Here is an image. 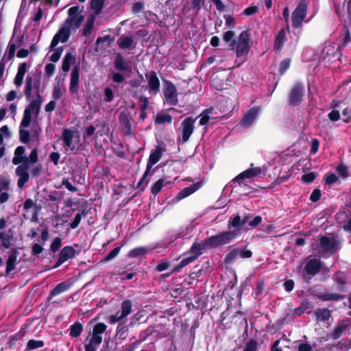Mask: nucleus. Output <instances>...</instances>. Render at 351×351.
<instances>
[{
    "label": "nucleus",
    "instance_id": "obj_1",
    "mask_svg": "<svg viewBox=\"0 0 351 351\" xmlns=\"http://www.w3.org/2000/svg\"><path fill=\"white\" fill-rule=\"evenodd\" d=\"M248 221V217L245 216L241 219L239 215L230 217L228 221V230L221 232L219 234L224 240L226 245L237 239L241 232L244 229L245 223Z\"/></svg>",
    "mask_w": 351,
    "mask_h": 351
},
{
    "label": "nucleus",
    "instance_id": "obj_2",
    "mask_svg": "<svg viewBox=\"0 0 351 351\" xmlns=\"http://www.w3.org/2000/svg\"><path fill=\"white\" fill-rule=\"evenodd\" d=\"M224 240L219 233L204 239L202 243L195 242L191 247L189 251L185 253V255H191L195 259H197L201 254L202 250L207 248H217L226 245Z\"/></svg>",
    "mask_w": 351,
    "mask_h": 351
},
{
    "label": "nucleus",
    "instance_id": "obj_3",
    "mask_svg": "<svg viewBox=\"0 0 351 351\" xmlns=\"http://www.w3.org/2000/svg\"><path fill=\"white\" fill-rule=\"evenodd\" d=\"M318 252L322 256H331L338 250L340 241L335 237H329L326 235L319 236Z\"/></svg>",
    "mask_w": 351,
    "mask_h": 351
},
{
    "label": "nucleus",
    "instance_id": "obj_4",
    "mask_svg": "<svg viewBox=\"0 0 351 351\" xmlns=\"http://www.w3.org/2000/svg\"><path fill=\"white\" fill-rule=\"evenodd\" d=\"M308 5L309 0H300L299 1L291 15L293 27L299 28L302 26L303 21L307 14Z\"/></svg>",
    "mask_w": 351,
    "mask_h": 351
},
{
    "label": "nucleus",
    "instance_id": "obj_5",
    "mask_svg": "<svg viewBox=\"0 0 351 351\" xmlns=\"http://www.w3.org/2000/svg\"><path fill=\"white\" fill-rule=\"evenodd\" d=\"M304 95V85L300 82H295L288 94V104L293 107L299 106L303 101Z\"/></svg>",
    "mask_w": 351,
    "mask_h": 351
},
{
    "label": "nucleus",
    "instance_id": "obj_6",
    "mask_svg": "<svg viewBox=\"0 0 351 351\" xmlns=\"http://www.w3.org/2000/svg\"><path fill=\"white\" fill-rule=\"evenodd\" d=\"M252 47L250 34L248 30L241 32L237 40V57L246 56Z\"/></svg>",
    "mask_w": 351,
    "mask_h": 351
},
{
    "label": "nucleus",
    "instance_id": "obj_7",
    "mask_svg": "<svg viewBox=\"0 0 351 351\" xmlns=\"http://www.w3.org/2000/svg\"><path fill=\"white\" fill-rule=\"evenodd\" d=\"M81 252L80 245L78 244H74V246L66 245L64 246L59 254L58 258L54 265L53 268H58L62 265L65 261L69 258L75 257L79 255Z\"/></svg>",
    "mask_w": 351,
    "mask_h": 351
},
{
    "label": "nucleus",
    "instance_id": "obj_8",
    "mask_svg": "<svg viewBox=\"0 0 351 351\" xmlns=\"http://www.w3.org/2000/svg\"><path fill=\"white\" fill-rule=\"evenodd\" d=\"M30 163H32L31 161L28 160L27 157H26L16 168L15 173L19 177L17 185L19 188L23 187L29 180L28 169L30 167Z\"/></svg>",
    "mask_w": 351,
    "mask_h": 351
},
{
    "label": "nucleus",
    "instance_id": "obj_9",
    "mask_svg": "<svg viewBox=\"0 0 351 351\" xmlns=\"http://www.w3.org/2000/svg\"><path fill=\"white\" fill-rule=\"evenodd\" d=\"M163 94L167 103L176 106L178 103V91L173 83L167 80H163Z\"/></svg>",
    "mask_w": 351,
    "mask_h": 351
},
{
    "label": "nucleus",
    "instance_id": "obj_10",
    "mask_svg": "<svg viewBox=\"0 0 351 351\" xmlns=\"http://www.w3.org/2000/svg\"><path fill=\"white\" fill-rule=\"evenodd\" d=\"M40 108L39 103L32 100L24 110L20 128H28L32 121V114L34 113L38 115L40 112Z\"/></svg>",
    "mask_w": 351,
    "mask_h": 351
},
{
    "label": "nucleus",
    "instance_id": "obj_11",
    "mask_svg": "<svg viewBox=\"0 0 351 351\" xmlns=\"http://www.w3.org/2000/svg\"><path fill=\"white\" fill-rule=\"evenodd\" d=\"M195 120L196 119L192 117H188L182 121L180 127L182 143L187 142L193 133Z\"/></svg>",
    "mask_w": 351,
    "mask_h": 351
},
{
    "label": "nucleus",
    "instance_id": "obj_12",
    "mask_svg": "<svg viewBox=\"0 0 351 351\" xmlns=\"http://www.w3.org/2000/svg\"><path fill=\"white\" fill-rule=\"evenodd\" d=\"M75 132L69 128H64L62 130V135L59 140L63 142V147L64 149L70 151L72 153H75L77 151V148L75 145L73 144V140L74 138V134Z\"/></svg>",
    "mask_w": 351,
    "mask_h": 351
},
{
    "label": "nucleus",
    "instance_id": "obj_13",
    "mask_svg": "<svg viewBox=\"0 0 351 351\" xmlns=\"http://www.w3.org/2000/svg\"><path fill=\"white\" fill-rule=\"evenodd\" d=\"M165 147L166 145L162 143V146H157L156 148L151 152L147 163L145 176H147L149 174L152 167L160 160L163 152H165Z\"/></svg>",
    "mask_w": 351,
    "mask_h": 351
},
{
    "label": "nucleus",
    "instance_id": "obj_14",
    "mask_svg": "<svg viewBox=\"0 0 351 351\" xmlns=\"http://www.w3.org/2000/svg\"><path fill=\"white\" fill-rule=\"evenodd\" d=\"M147 80V89L151 94L156 95L160 92V82L156 73L154 71H150L145 73Z\"/></svg>",
    "mask_w": 351,
    "mask_h": 351
},
{
    "label": "nucleus",
    "instance_id": "obj_15",
    "mask_svg": "<svg viewBox=\"0 0 351 351\" xmlns=\"http://www.w3.org/2000/svg\"><path fill=\"white\" fill-rule=\"evenodd\" d=\"M70 37V29L69 27H62L60 28L58 32L54 35L51 45L50 51H52L58 44L59 42L63 43H66Z\"/></svg>",
    "mask_w": 351,
    "mask_h": 351
},
{
    "label": "nucleus",
    "instance_id": "obj_16",
    "mask_svg": "<svg viewBox=\"0 0 351 351\" xmlns=\"http://www.w3.org/2000/svg\"><path fill=\"white\" fill-rule=\"evenodd\" d=\"M350 324L351 320L350 319H342L339 320L337 325L330 334V339L333 340L339 339L343 332L348 330Z\"/></svg>",
    "mask_w": 351,
    "mask_h": 351
},
{
    "label": "nucleus",
    "instance_id": "obj_17",
    "mask_svg": "<svg viewBox=\"0 0 351 351\" xmlns=\"http://www.w3.org/2000/svg\"><path fill=\"white\" fill-rule=\"evenodd\" d=\"M262 173V169L259 167H252L239 173L232 180L241 185L245 179H250L258 176Z\"/></svg>",
    "mask_w": 351,
    "mask_h": 351
},
{
    "label": "nucleus",
    "instance_id": "obj_18",
    "mask_svg": "<svg viewBox=\"0 0 351 351\" xmlns=\"http://www.w3.org/2000/svg\"><path fill=\"white\" fill-rule=\"evenodd\" d=\"M289 32V25L286 27L281 28L275 37L274 49L276 51H281L285 42L287 41V34Z\"/></svg>",
    "mask_w": 351,
    "mask_h": 351
},
{
    "label": "nucleus",
    "instance_id": "obj_19",
    "mask_svg": "<svg viewBox=\"0 0 351 351\" xmlns=\"http://www.w3.org/2000/svg\"><path fill=\"white\" fill-rule=\"evenodd\" d=\"M258 110L259 109L257 107H253L249 109L242 117L239 122V125L245 128L250 127L255 121L258 113Z\"/></svg>",
    "mask_w": 351,
    "mask_h": 351
},
{
    "label": "nucleus",
    "instance_id": "obj_20",
    "mask_svg": "<svg viewBox=\"0 0 351 351\" xmlns=\"http://www.w3.org/2000/svg\"><path fill=\"white\" fill-rule=\"evenodd\" d=\"M202 186V182H197L187 187L184 188L175 197V198H174L175 201L178 202L184 198L189 197V195H191V194H193L195 191H197L198 189H199Z\"/></svg>",
    "mask_w": 351,
    "mask_h": 351
},
{
    "label": "nucleus",
    "instance_id": "obj_21",
    "mask_svg": "<svg viewBox=\"0 0 351 351\" xmlns=\"http://www.w3.org/2000/svg\"><path fill=\"white\" fill-rule=\"evenodd\" d=\"M80 67L75 65L71 73V80L69 84V91L71 94L77 93L78 91V86L80 82Z\"/></svg>",
    "mask_w": 351,
    "mask_h": 351
},
{
    "label": "nucleus",
    "instance_id": "obj_22",
    "mask_svg": "<svg viewBox=\"0 0 351 351\" xmlns=\"http://www.w3.org/2000/svg\"><path fill=\"white\" fill-rule=\"evenodd\" d=\"M351 43V33L347 25H344L342 28L341 34L339 37L338 51H342L343 49Z\"/></svg>",
    "mask_w": 351,
    "mask_h": 351
},
{
    "label": "nucleus",
    "instance_id": "obj_23",
    "mask_svg": "<svg viewBox=\"0 0 351 351\" xmlns=\"http://www.w3.org/2000/svg\"><path fill=\"white\" fill-rule=\"evenodd\" d=\"M322 265V261L319 259L313 258L306 263L304 269L308 274L315 276L320 271Z\"/></svg>",
    "mask_w": 351,
    "mask_h": 351
},
{
    "label": "nucleus",
    "instance_id": "obj_24",
    "mask_svg": "<svg viewBox=\"0 0 351 351\" xmlns=\"http://www.w3.org/2000/svg\"><path fill=\"white\" fill-rule=\"evenodd\" d=\"M19 254V252L17 248L11 249L6 261L5 276H8L10 273L15 269Z\"/></svg>",
    "mask_w": 351,
    "mask_h": 351
},
{
    "label": "nucleus",
    "instance_id": "obj_25",
    "mask_svg": "<svg viewBox=\"0 0 351 351\" xmlns=\"http://www.w3.org/2000/svg\"><path fill=\"white\" fill-rule=\"evenodd\" d=\"M19 254V252L17 248L11 249L6 261L5 276H8L10 273L15 269Z\"/></svg>",
    "mask_w": 351,
    "mask_h": 351
},
{
    "label": "nucleus",
    "instance_id": "obj_26",
    "mask_svg": "<svg viewBox=\"0 0 351 351\" xmlns=\"http://www.w3.org/2000/svg\"><path fill=\"white\" fill-rule=\"evenodd\" d=\"M71 285L72 282H69V280L58 284L52 290H51L47 300L49 301L53 297L68 291L71 288Z\"/></svg>",
    "mask_w": 351,
    "mask_h": 351
},
{
    "label": "nucleus",
    "instance_id": "obj_27",
    "mask_svg": "<svg viewBox=\"0 0 351 351\" xmlns=\"http://www.w3.org/2000/svg\"><path fill=\"white\" fill-rule=\"evenodd\" d=\"M102 337L92 332L90 341L84 346L85 351H96L102 342Z\"/></svg>",
    "mask_w": 351,
    "mask_h": 351
},
{
    "label": "nucleus",
    "instance_id": "obj_28",
    "mask_svg": "<svg viewBox=\"0 0 351 351\" xmlns=\"http://www.w3.org/2000/svg\"><path fill=\"white\" fill-rule=\"evenodd\" d=\"M27 71V64L25 62L19 64L16 75L14 79V84L16 87H20L23 84V79Z\"/></svg>",
    "mask_w": 351,
    "mask_h": 351
},
{
    "label": "nucleus",
    "instance_id": "obj_29",
    "mask_svg": "<svg viewBox=\"0 0 351 351\" xmlns=\"http://www.w3.org/2000/svg\"><path fill=\"white\" fill-rule=\"evenodd\" d=\"M119 121L123 127L124 134L130 135L132 134V126L128 114L125 112H121L119 115Z\"/></svg>",
    "mask_w": 351,
    "mask_h": 351
},
{
    "label": "nucleus",
    "instance_id": "obj_30",
    "mask_svg": "<svg viewBox=\"0 0 351 351\" xmlns=\"http://www.w3.org/2000/svg\"><path fill=\"white\" fill-rule=\"evenodd\" d=\"M114 65L115 69L119 71L125 72L130 71V66L125 61L120 53L116 55L114 60Z\"/></svg>",
    "mask_w": 351,
    "mask_h": 351
},
{
    "label": "nucleus",
    "instance_id": "obj_31",
    "mask_svg": "<svg viewBox=\"0 0 351 351\" xmlns=\"http://www.w3.org/2000/svg\"><path fill=\"white\" fill-rule=\"evenodd\" d=\"M315 296L322 301H339L346 298V295L337 293H319Z\"/></svg>",
    "mask_w": 351,
    "mask_h": 351
},
{
    "label": "nucleus",
    "instance_id": "obj_32",
    "mask_svg": "<svg viewBox=\"0 0 351 351\" xmlns=\"http://www.w3.org/2000/svg\"><path fill=\"white\" fill-rule=\"evenodd\" d=\"M1 247L5 249H9L12 245L13 234L10 230L8 232H0Z\"/></svg>",
    "mask_w": 351,
    "mask_h": 351
},
{
    "label": "nucleus",
    "instance_id": "obj_33",
    "mask_svg": "<svg viewBox=\"0 0 351 351\" xmlns=\"http://www.w3.org/2000/svg\"><path fill=\"white\" fill-rule=\"evenodd\" d=\"M76 57L72 52L67 53L62 61V70L64 73L69 71L71 65L75 63Z\"/></svg>",
    "mask_w": 351,
    "mask_h": 351
},
{
    "label": "nucleus",
    "instance_id": "obj_34",
    "mask_svg": "<svg viewBox=\"0 0 351 351\" xmlns=\"http://www.w3.org/2000/svg\"><path fill=\"white\" fill-rule=\"evenodd\" d=\"M223 40L228 44V50H234L237 46V39L235 38V33L232 30L224 32Z\"/></svg>",
    "mask_w": 351,
    "mask_h": 351
},
{
    "label": "nucleus",
    "instance_id": "obj_35",
    "mask_svg": "<svg viewBox=\"0 0 351 351\" xmlns=\"http://www.w3.org/2000/svg\"><path fill=\"white\" fill-rule=\"evenodd\" d=\"M33 88H34L36 89H38L39 88V82H37L36 83H35L33 86V77L30 74H28L26 77L25 87V90H24V93L27 98L29 99L32 96V91Z\"/></svg>",
    "mask_w": 351,
    "mask_h": 351
},
{
    "label": "nucleus",
    "instance_id": "obj_36",
    "mask_svg": "<svg viewBox=\"0 0 351 351\" xmlns=\"http://www.w3.org/2000/svg\"><path fill=\"white\" fill-rule=\"evenodd\" d=\"M117 45L121 49H130L134 47H132L133 38L128 36H121L119 37L117 40Z\"/></svg>",
    "mask_w": 351,
    "mask_h": 351
},
{
    "label": "nucleus",
    "instance_id": "obj_37",
    "mask_svg": "<svg viewBox=\"0 0 351 351\" xmlns=\"http://www.w3.org/2000/svg\"><path fill=\"white\" fill-rule=\"evenodd\" d=\"M25 149L23 146H19L14 151V156L12 158V163L15 165H19L26 158L25 155Z\"/></svg>",
    "mask_w": 351,
    "mask_h": 351
},
{
    "label": "nucleus",
    "instance_id": "obj_38",
    "mask_svg": "<svg viewBox=\"0 0 351 351\" xmlns=\"http://www.w3.org/2000/svg\"><path fill=\"white\" fill-rule=\"evenodd\" d=\"M317 319L322 322H327L331 317V311L328 308H317L314 312Z\"/></svg>",
    "mask_w": 351,
    "mask_h": 351
},
{
    "label": "nucleus",
    "instance_id": "obj_39",
    "mask_svg": "<svg viewBox=\"0 0 351 351\" xmlns=\"http://www.w3.org/2000/svg\"><path fill=\"white\" fill-rule=\"evenodd\" d=\"M171 184V182H168L166 178H160L158 181H156L154 184L152 186L151 192L154 195H158L160 191L162 190V187L167 184Z\"/></svg>",
    "mask_w": 351,
    "mask_h": 351
},
{
    "label": "nucleus",
    "instance_id": "obj_40",
    "mask_svg": "<svg viewBox=\"0 0 351 351\" xmlns=\"http://www.w3.org/2000/svg\"><path fill=\"white\" fill-rule=\"evenodd\" d=\"M148 250L145 247H137L135 248L132 249L128 254H127V256L128 258H137L141 257L146 254H147Z\"/></svg>",
    "mask_w": 351,
    "mask_h": 351
},
{
    "label": "nucleus",
    "instance_id": "obj_41",
    "mask_svg": "<svg viewBox=\"0 0 351 351\" xmlns=\"http://www.w3.org/2000/svg\"><path fill=\"white\" fill-rule=\"evenodd\" d=\"M84 21V16L82 15H80L79 16H73L72 19L69 16L68 19L66 20L65 23L69 27H74L76 29H78Z\"/></svg>",
    "mask_w": 351,
    "mask_h": 351
},
{
    "label": "nucleus",
    "instance_id": "obj_42",
    "mask_svg": "<svg viewBox=\"0 0 351 351\" xmlns=\"http://www.w3.org/2000/svg\"><path fill=\"white\" fill-rule=\"evenodd\" d=\"M83 330V326L80 322H75L70 326L69 335L73 338L78 337Z\"/></svg>",
    "mask_w": 351,
    "mask_h": 351
},
{
    "label": "nucleus",
    "instance_id": "obj_43",
    "mask_svg": "<svg viewBox=\"0 0 351 351\" xmlns=\"http://www.w3.org/2000/svg\"><path fill=\"white\" fill-rule=\"evenodd\" d=\"M132 303L130 300H123L121 304V317H127L132 312Z\"/></svg>",
    "mask_w": 351,
    "mask_h": 351
},
{
    "label": "nucleus",
    "instance_id": "obj_44",
    "mask_svg": "<svg viewBox=\"0 0 351 351\" xmlns=\"http://www.w3.org/2000/svg\"><path fill=\"white\" fill-rule=\"evenodd\" d=\"M26 334V330L25 328L21 327L19 331H18L14 335L10 336L9 339L8 343L10 345V347H12L15 344V343L21 339Z\"/></svg>",
    "mask_w": 351,
    "mask_h": 351
},
{
    "label": "nucleus",
    "instance_id": "obj_45",
    "mask_svg": "<svg viewBox=\"0 0 351 351\" xmlns=\"http://www.w3.org/2000/svg\"><path fill=\"white\" fill-rule=\"evenodd\" d=\"M155 124H163L165 123H171L172 122V116L170 114L158 113L155 118Z\"/></svg>",
    "mask_w": 351,
    "mask_h": 351
},
{
    "label": "nucleus",
    "instance_id": "obj_46",
    "mask_svg": "<svg viewBox=\"0 0 351 351\" xmlns=\"http://www.w3.org/2000/svg\"><path fill=\"white\" fill-rule=\"evenodd\" d=\"M44 346L45 342L43 340L30 339L27 343L25 351H29L43 348Z\"/></svg>",
    "mask_w": 351,
    "mask_h": 351
},
{
    "label": "nucleus",
    "instance_id": "obj_47",
    "mask_svg": "<svg viewBox=\"0 0 351 351\" xmlns=\"http://www.w3.org/2000/svg\"><path fill=\"white\" fill-rule=\"evenodd\" d=\"M105 0H91L90 8L95 11V14H99L104 5Z\"/></svg>",
    "mask_w": 351,
    "mask_h": 351
},
{
    "label": "nucleus",
    "instance_id": "obj_48",
    "mask_svg": "<svg viewBox=\"0 0 351 351\" xmlns=\"http://www.w3.org/2000/svg\"><path fill=\"white\" fill-rule=\"evenodd\" d=\"M258 341L254 338H251L246 342L243 351H258Z\"/></svg>",
    "mask_w": 351,
    "mask_h": 351
},
{
    "label": "nucleus",
    "instance_id": "obj_49",
    "mask_svg": "<svg viewBox=\"0 0 351 351\" xmlns=\"http://www.w3.org/2000/svg\"><path fill=\"white\" fill-rule=\"evenodd\" d=\"M124 244H122L121 246L114 247L105 257H104V258L101 261V263H106L116 258L119 254L121 247Z\"/></svg>",
    "mask_w": 351,
    "mask_h": 351
},
{
    "label": "nucleus",
    "instance_id": "obj_50",
    "mask_svg": "<svg viewBox=\"0 0 351 351\" xmlns=\"http://www.w3.org/2000/svg\"><path fill=\"white\" fill-rule=\"evenodd\" d=\"M94 27V16L88 19L83 28V35L89 36Z\"/></svg>",
    "mask_w": 351,
    "mask_h": 351
},
{
    "label": "nucleus",
    "instance_id": "obj_51",
    "mask_svg": "<svg viewBox=\"0 0 351 351\" xmlns=\"http://www.w3.org/2000/svg\"><path fill=\"white\" fill-rule=\"evenodd\" d=\"M291 60L290 58H285L281 61L279 66V73L283 75L291 65Z\"/></svg>",
    "mask_w": 351,
    "mask_h": 351
},
{
    "label": "nucleus",
    "instance_id": "obj_52",
    "mask_svg": "<svg viewBox=\"0 0 351 351\" xmlns=\"http://www.w3.org/2000/svg\"><path fill=\"white\" fill-rule=\"evenodd\" d=\"M143 82H144L143 75L141 73H138L137 77L130 80L129 84L132 88H137L141 86Z\"/></svg>",
    "mask_w": 351,
    "mask_h": 351
},
{
    "label": "nucleus",
    "instance_id": "obj_53",
    "mask_svg": "<svg viewBox=\"0 0 351 351\" xmlns=\"http://www.w3.org/2000/svg\"><path fill=\"white\" fill-rule=\"evenodd\" d=\"M128 326L123 323H119L117 327V335L121 339H125L127 336Z\"/></svg>",
    "mask_w": 351,
    "mask_h": 351
},
{
    "label": "nucleus",
    "instance_id": "obj_54",
    "mask_svg": "<svg viewBox=\"0 0 351 351\" xmlns=\"http://www.w3.org/2000/svg\"><path fill=\"white\" fill-rule=\"evenodd\" d=\"M16 52V45L14 43H12L11 41L9 43L8 46V53L7 54H5L6 58V60H12Z\"/></svg>",
    "mask_w": 351,
    "mask_h": 351
},
{
    "label": "nucleus",
    "instance_id": "obj_55",
    "mask_svg": "<svg viewBox=\"0 0 351 351\" xmlns=\"http://www.w3.org/2000/svg\"><path fill=\"white\" fill-rule=\"evenodd\" d=\"M238 254L237 249H234L230 252L225 257V263L230 264L233 263L238 258Z\"/></svg>",
    "mask_w": 351,
    "mask_h": 351
},
{
    "label": "nucleus",
    "instance_id": "obj_56",
    "mask_svg": "<svg viewBox=\"0 0 351 351\" xmlns=\"http://www.w3.org/2000/svg\"><path fill=\"white\" fill-rule=\"evenodd\" d=\"M316 177H317L316 173L309 172V173H304V175H302L301 180L304 183L310 184V183H312L313 182H314Z\"/></svg>",
    "mask_w": 351,
    "mask_h": 351
},
{
    "label": "nucleus",
    "instance_id": "obj_57",
    "mask_svg": "<svg viewBox=\"0 0 351 351\" xmlns=\"http://www.w3.org/2000/svg\"><path fill=\"white\" fill-rule=\"evenodd\" d=\"M106 328L107 326L106 324L99 322L95 325L93 329V332L96 333V335H101L106 332Z\"/></svg>",
    "mask_w": 351,
    "mask_h": 351
},
{
    "label": "nucleus",
    "instance_id": "obj_58",
    "mask_svg": "<svg viewBox=\"0 0 351 351\" xmlns=\"http://www.w3.org/2000/svg\"><path fill=\"white\" fill-rule=\"evenodd\" d=\"M62 245V239L60 237H56L50 245V250L55 253L60 250Z\"/></svg>",
    "mask_w": 351,
    "mask_h": 351
},
{
    "label": "nucleus",
    "instance_id": "obj_59",
    "mask_svg": "<svg viewBox=\"0 0 351 351\" xmlns=\"http://www.w3.org/2000/svg\"><path fill=\"white\" fill-rule=\"evenodd\" d=\"M21 128L19 130V139L23 143H27L29 141L30 134L28 130L22 129Z\"/></svg>",
    "mask_w": 351,
    "mask_h": 351
},
{
    "label": "nucleus",
    "instance_id": "obj_60",
    "mask_svg": "<svg viewBox=\"0 0 351 351\" xmlns=\"http://www.w3.org/2000/svg\"><path fill=\"white\" fill-rule=\"evenodd\" d=\"M238 256L242 258H250L252 256V252L250 250H244L241 248H236Z\"/></svg>",
    "mask_w": 351,
    "mask_h": 351
},
{
    "label": "nucleus",
    "instance_id": "obj_61",
    "mask_svg": "<svg viewBox=\"0 0 351 351\" xmlns=\"http://www.w3.org/2000/svg\"><path fill=\"white\" fill-rule=\"evenodd\" d=\"M170 267V263L167 261H161L156 267L155 270L158 272L163 271Z\"/></svg>",
    "mask_w": 351,
    "mask_h": 351
},
{
    "label": "nucleus",
    "instance_id": "obj_62",
    "mask_svg": "<svg viewBox=\"0 0 351 351\" xmlns=\"http://www.w3.org/2000/svg\"><path fill=\"white\" fill-rule=\"evenodd\" d=\"M335 281L337 283L338 289L343 291L345 290V285L347 283L346 278L345 277H336Z\"/></svg>",
    "mask_w": 351,
    "mask_h": 351
},
{
    "label": "nucleus",
    "instance_id": "obj_63",
    "mask_svg": "<svg viewBox=\"0 0 351 351\" xmlns=\"http://www.w3.org/2000/svg\"><path fill=\"white\" fill-rule=\"evenodd\" d=\"M343 119L344 123H348L351 121V108L347 107L342 111Z\"/></svg>",
    "mask_w": 351,
    "mask_h": 351
},
{
    "label": "nucleus",
    "instance_id": "obj_64",
    "mask_svg": "<svg viewBox=\"0 0 351 351\" xmlns=\"http://www.w3.org/2000/svg\"><path fill=\"white\" fill-rule=\"evenodd\" d=\"M142 343V340H136L134 342L124 346V351H134Z\"/></svg>",
    "mask_w": 351,
    "mask_h": 351
}]
</instances>
